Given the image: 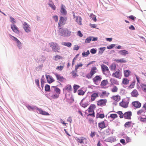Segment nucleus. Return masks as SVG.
I'll use <instances>...</instances> for the list:
<instances>
[{"mask_svg": "<svg viewBox=\"0 0 146 146\" xmlns=\"http://www.w3.org/2000/svg\"><path fill=\"white\" fill-rule=\"evenodd\" d=\"M10 19H11V22L13 24H15L16 23V21L15 19H14L12 17H10Z\"/></svg>", "mask_w": 146, "mask_h": 146, "instance_id": "obj_52", "label": "nucleus"}, {"mask_svg": "<svg viewBox=\"0 0 146 146\" xmlns=\"http://www.w3.org/2000/svg\"><path fill=\"white\" fill-rule=\"evenodd\" d=\"M36 109L39 112V113L42 115H49L48 113L47 112L43 111L40 109H39L37 108Z\"/></svg>", "mask_w": 146, "mask_h": 146, "instance_id": "obj_24", "label": "nucleus"}, {"mask_svg": "<svg viewBox=\"0 0 146 146\" xmlns=\"http://www.w3.org/2000/svg\"><path fill=\"white\" fill-rule=\"evenodd\" d=\"M115 46V44H111L110 45H109L107 46V48L108 49H110L113 48Z\"/></svg>", "mask_w": 146, "mask_h": 146, "instance_id": "obj_50", "label": "nucleus"}, {"mask_svg": "<svg viewBox=\"0 0 146 146\" xmlns=\"http://www.w3.org/2000/svg\"><path fill=\"white\" fill-rule=\"evenodd\" d=\"M46 78L48 82L49 83H51L54 81V79L49 75H46Z\"/></svg>", "mask_w": 146, "mask_h": 146, "instance_id": "obj_21", "label": "nucleus"}, {"mask_svg": "<svg viewBox=\"0 0 146 146\" xmlns=\"http://www.w3.org/2000/svg\"><path fill=\"white\" fill-rule=\"evenodd\" d=\"M53 18L55 22H57L58 21V17L56 15L53 16Z\"/></svg>", "mask_w": 146, "mask_h": 146, "instance_id": "obj_54", "label": "nucleus"}, {"mask_svg": "<svg viewBox=\"0 0 146 146\" xmlns=\"http://www.w3.org/2000/svg\"><path fill=\"white\" fill-rule=\"evenodd\" d=\"M116 141V138L115 137H110L106 139V141L108 142H112L115 141Z\"/></svg>", "mask_w": 146, "mask_h": 146, "instance_id": "obj_30", "label": "nucleus"}, {"mask_svg": "<svg viewBox=\"0 0 146 146\" xmlns=\"http://www.w3.org/2000/svg\"><path fill=\"white\" fill-rule=\"evenodd\" d=\"M131 94L132 97L135 98H137L139 95L136 89L133 90Z\"/></svg>", "mask_w": 146, "mask_h": 146, "instance_id": "obj_22", "label": "nucleus"}, {"mask_svg": "<svg viewBox=\"0 0 146 146\" xmlns=\"http://www.w3.org/2000/svg\"><path fill=\"white\" fill-rule=\"evenodd\" d=\"M90 52L92 54H95L96 52V50L94 48H92Z\"/></svg>", "mask_w": 146, "mask_h": 146, "instance_id": "obj_55", "label": "nucleus"}, {"mask_svg": "<svg viewBox=\"0 0 146 146\" xmlns=\"http://www.w3.org/2000/svg\"><path fill=\"white\" fill-rule=\"evenodd\" d=\"M35 82L37 86L39 87V80L38 79H36L35 80Z\"/></svg>", "mask_w": 146, "mask_h": 146, "instance_id": "obj_61", "label": "nucleus"}, {"mask_svg": "<svg viewBox=\"0 0 146 146\" xmlns=\"http://www.w3.org/2000/svg\"><path fill=\"white\" fill-rule=\"evenodd\" d=\"M112 76L116 78L120 79L121 77V73L120 70L118 69L115 72L113 73Z\"/></svg>", "mask_w": 146, "mask_h": 146, "instance_id": "obj_13", "label": "nucleus"}, {"mask_svg": "<svg viewBox=\"0 0 146 146\" xmlns=\"http://www.w3.org/2000/svg\"><path fill=\"white\" fill-rule=\"evenodd\" d=\"M129 101L123 99L122 102L119 103V106L124 108H126L128 106Z\"/></svg>", "mask_w": 146, "mask_h": 146, "instance_id": "obj_7", "label": "nucleus"}, {"mask_svg": "<svg viewBox=\"0 0 146 146\" xmlns=\"http://www.w3.org/2000/svg\"><path fill=\"white\" fill-rule=\"evenodd\" d=\"M116 67V65L115 64H112L111 65L110 69L111 70H115Z\"/></svg>", "mask_w": 146, "mask_h": 146, "instance_id": "obj_45", "label": "nucleus"}, {"mask_svg": "<svg viewBox=\"0 0 146 146\" xmlns=\"http://www.w3.org/2000/svg\"><path fill=\"white\" fill-rule=\"evenodd\" d=\"M80 87V86L77 85H74L73 86V88L74 89V92L75 93L76 92L77 90Z\"/></svg>", "mask_w": 146, "mask_h": 146, "instance_id": "obj_41", "label": "nucleus"}, {"mask_svg": "<svg viewBox=\"0 0 146 146\" xmlns=\"http://www.w3.org/2000/svg\"><path fill=\"white\" fill-rule=\"evenodd\" d=\"M107 102V100L106 99H100L96 101L97 106L101 107L105 106Z\"/></svg>", "mask_w": 146, "mask_h": 146, "instance_id": "obj_4", "label": "nucleus"}, {"mask_svg": "<svg viewBox=\"0 0 146 146\" xmlns=\"http://www.w3.org/2000/svg\"><path fill=\"white\" fill-rule=\"evenodd\" d=\"M140 86L142 90L144 92H146V85L144 84H142Z\"/></svg>", "mask_w": 146, "mask_h": 146, "instance_id": "obj_37", "label": "nucleus"}, {"mask_svg": "<svg viewBox=\"0 0 146 146\" xmlns=\"http://www.w3.org/2000/svg\"><path fill=\"white\" fill-rule=\"evenodd\" d=\"M102 78L100 76L97 75L93 78L92 80L94 83L96 85H98L100 83Z\"/></svg>", "mask_w": 146, "mask_h": 146, "instance_id": "obj_6", "label": "nucleus"}, {"mask_svg": "<svg viewBox=\"0 0 146 146\" xmlns=\"http://www.w3.org/2000/svg\"><path fill=\"white\" fill-rule=\"evenodd\" d=\"M118 90L117 87L115 86H113V87L111 89V91L112 92H117Z\"/></svg>", "mask_w": 146, "mask_h": 146, "instance_id": "obj_39", "label": "nucleus"}, {"mask_svg": "<svg viewBox=\"0 0 146 146\" xmlns=\"http://www.w3.org/2000/svg\"><path fill=\"white\" fill-rule=\"evenodd\" d=\"M110 93L106 91H102L101 93L99 94V96L101 98L108 97L110 95Z\"/></svg>", "mask_w": 146, "mask_h": 146, "instance_id": "obj_9", "label": "nucleus"}, {"mask_svg": "<svg viewBox=\"0 0 146 146\" xmlns=\"http://www.w3.org/2000/svg\"><path fill=\"white\" fill-rule=\"evenodd\" d=\"M55 75L57 78V80H58L60 82H62L64 80V78L62 76L58 74H55Z\"/></svg>", "mask_w": 146, "mask_h": 146, "instance_id": "obj_27", "label": "nucleus"}, {"mask_svg": "<svg viewBox=\"0 0 146 146\" xmlns=\"http://www.w3.org/2000/svg\"><path fill=\"white\" fill-rule=\"evenodd\" d=\"M132 104L133 106L136 108H140L141 106V104L138 101H133L132 102Z\"/></svg>", "mask_w": 146, "mask_h": 146, "instance_id": "obj_15", "label": "nucleus"}, {"mask_svg": "<svg viewBox=\"0 0 146 146\" xmlns=\"http://www.w3.org/2000/svg\"><path fill=\"white\" fill-rule=\"evenodd\" d=\"M63 66H58L56 68V69L58 70L61 71L63 69Z\"/></svg>", "mask_w": 146, "mask_h": 146, "instance_id": "obj_51", "label": "nucleus"}, {"mask_svg": "<svg viewBox=\"0 0 146 146\" xmlns=\"http://www.w3.org/2000/svg\"><path fill=\"white\" fill-rule=\"evenodd\" d=\"M92 40L91 37H90L87 38L85 40V42L86 43H89Z\"/></svg>", "mask_w": 146, "mask_h": 146, "instance_id": "obj_48", "label": "nucleus"}, {"mask_svg": "<svg viewBox=\"0 0 146 146\" xmlns=\"http://www.w3.org/2000/svg\"><path fill=\"white\" fill-rule=\"evenodd\" d=\"M49 45L52 47V50L54 52H60V47L57 43L51 42L50 43Z\"/></svg>", "mask_w": 146, "mask_h": 146, "instance_id": "obj_3", "label": "nucleus"}, {"mask_svg": "<svg viewBox=\"0 0 146 146\" xmlns=\"http://www.w3.org/2000/svg\"><path fill=\"white\" fill-rule=\"evenodd\" d=\"M45 90L46 91L48 92L50 90V86L47 84L45 85Z\"/></svg>", "mask_w": 146, "mask_h": 146, "instance_id": "obj_47", "label": "nucleus"}, {"mask_svg": "<svg viewBox=\"0 0 146 146\" xmlns=\"http://www.w3.org/2000/svg\"><path fill=\"white\" fill-rule=\"evenodd\" d=\"M116 61L117 62H126V61L125 60H123V59H120V60H117Z\"/></svg>", "mask_w": 146, "mask_h": 146, "instance_id": "obj_53", "label": "nucleus"}, {"mask_svg": "<svg viewBox=\"0 0 146 146\" xmlns=\"http://www.w3.org/2000/svg\"><path fill=\"white\" fill-rule=\"evenodd\" d=\"M143 109L146 112V103H145L143 105Z\"/></svg>", "mask_w": 146, "mask_h": 146, "instance_id": "obj_64", "label": "nucleus"}, {"mask_svg": "<svg viewBox=\"0 0 146 146\" xmlns=\"http://www.w3.org/2000/svg\"><path fill=\"white\" fill-rule=\"evenodd\" d=\"M110 117L111 118L113 119H114L115 118H116L117 117V115L116 113H113L111 114L110 116Z\"/></svg>", "mask_w": 146, "mask_h": 146, "instance_id": "obj_42", "label": "nucleus"}, {"mask_svg": "<svg viewBox=\"0 0 146 146\" xmlns=\"http://www.w3.org/2000/svg\"><path fill=\"white\" fill-rule=\"evenodd\" d=\"M27 108L29 110H33L35 108L33 107H32L30 106H27Z\"/></svg>", "mask_w": 146, "mask_h": 146, "instance_id": "obj_62", "label": "nucleus"}, {"mask_svg": "<svg viewBox=\"0 0 146 146\" xmlns=\"http://www.w3.org/2000/svg\"><path fill=\"white\" fill-rule=\"evenodd\" d=\"M77 35L80 37H82L83 36V35L80 31H78Z\"/></svg>", "mask_w": 146, "mask_h": 146, "instance_id": "obj_56", "label": "nucleus"}, {"mask_svg": "<svg viewBox=\"0 0 146 146\" xmlns=\"http://www.w3.org/2000/svg\"><path fill=\"white\" fill-rule=\"evenodd\" d=\"M144 110L142 109H140L137 112V114L138 115L140 116L143 115V113H144Z\"/></svg>", "mask_w": 146, "mask_h": 146, "instance_id": "obj_38", "label": "nucleus"}, {"mask_svg": "<svg viewBox=\"0 0 146 146\" xmlns=\"http://www.w3.org/2000/svg\"><path fill=\"white\" fill-rule=\"evenodd\" d=\"M108 83V81L107 80H103L101 83L100 85L102 86H104L107 85Z\"/></svg>", "mask_w": 146, "mask_h": 146, "instance_id": "obj_35", "label": "nucleus"}, {"mask_svg": "<svg viewBox=\"0 0 146 146\" xmlns=\"http://www.w3.org/2000/svg\"><path fill=\"white\" fill-rule=\"evenodd\" d=\"M11 28L13 32L16 33H19V31L18 28L15 24H12L11 25Z\"/></svg>", "mask_w": 146, "mask_h": 146, "instance_id": "obj_16", "label": "nucleus"}, {"mask_svg": "<svg viewBox=\"0 0 146 146\" xmlns=\"http://www.w3.org/2000/svg\"><path fill=\"white\" fill-rule=\"evenodd\" d=\"M65 89L68 92H69L72 90V88L71 85L68 84L65 87Z\"/></svg>", "mask_w": 146, "mask_h": 146, "instance_id": "obj_36", "label": "nucleus"}, {"mask_svg": "<svg viewBox=\"0 0 146 146\" xmlns=\"http://www.w3.org/2000/svg\"><path fill=\"white\" fill-rule=\"evenodd\" d=\"M106 48L105 47L100 48L99 49V54H102L105 50Z\"/></svg>", "mask_w": 146, "mask_h": 146, "instance_id": "obj_44", "label": "nucleus"}, {"mask_svg": "<svg viewBox=\"0 0 146 146\" xmlns=\"http://www.w3.org/2000/svg\"><path fill=\"white\" fill-rule=\"evenodd\" d=\"M96 70L97 68L96 67H93L92 68L90 73L85 75V77L88 79L91 78L94 74L96 73Z\"/></svg>", "mask_w": 146, "mask_h": 146, "instance_id": "obj_2", "label": "nucleus"}, {"mask_svg": "<svg viewBox=\"0 0 146 146\" xmlns=\"http://www.w3.org/2000/svg\"><path fill=\"white\" fill-rule=\"evenodd\" d=\"M131 72L129 70H123V74L125 77H128L131 74Z\"/></svg>", "mask_w": 146, "mask_h": 146, "instance_id": "obj_23", "label": "nucleus"}, {"mask_svg": "<svg viewBox=\"0 0 146 146\" xmlns=\"http://www.w3.org/2000/svg\"><path fill=\"white\" fill-rule=\"evenodd\" d=\"M110 131L111 130L108 128L105 130V132L107 134H109L110 133Z\"/></svg>", "mask_w": 146, "mask_h": 146, "instance_id": "obj_63", "label": "nucleus"}, {"mask_svg": "<svg viewBox=\"0 0 146 146\" xmlns=\"http://www.w3.org/2000/svg\"><path fill=\"white\" fill-rule=\"evenodd\" d=\"M99 97V93L98 92L93 93L90 96V101L91 102L95 100L96 99Z\"/></svg>", "mask_w": 146, "mask_h": 146, "instance_id": "obj_11", "label": "nucleus"}, {"mask_svg": "<svg viewBox=\"0 0 146 146\" xmlns=\"http://www.w3.org/2000/svg\"><path fill=\"white\" fill-rule=\"evenodd\" d=\"M110 82L112 85H119V83L114 78H111L110 79Z\"/></svg>", "mask_w": 146, "mask_h": 146, "instance_id": "obj_31", "label": "nucleus"}, {"mask_svg": "<svg viewBox=\"0 0 146 146\" xmlns=\"http://www.w3.org/2000/svg\"><path fill=\"white\" fill-rule=\"evenodd\" d=\"M105 117L104 115V114H101L99 115L98 117L100 118H103Z\"/></svg>", "mask_w": 146, "mask_h": 146, "instance_id": "obj_59", "label": "nucleus"}, {"mask_svg": "<svg viewBox=\"0 0 146 146\" xmlns=\"http://www.w3.org/2000/svg\"><path fill=\"white\" fill-rule=\"evenodd\" d=\"M85 139V138L81 137H80V138H77L76 140L77 142L80 143H84L83 141Z\"/></svg>", "mask_w": 146, "mask_h": 146, "instance_id": "obj_34", "label": "nucleus"}, {"mask_svg": "<svg viewBox=\"0 0 146 146\" xmlns=\"http://www.w3.org/2000/svg\"><path fill=\"white\" fill-rule=\"evenodd\" d=\"M122 83L124 85H127L129 82V80L126 78H123V79Z\"/></svg>", "mask_w": 146, "mask_h": 146, "instance_id": "obj_33", "label": "nucleus"}, {"mask_svg": "<svg viewBox=\"0 0 146 146\" xmlns=\"http://www.w3.org/2000/svg\"><path fill=\"white\" fill-rule=\"evenodd\" d=\"M134 124V123H133L131 121H129L126 122L124 124V126L125 127L128 128L129 127H133Z\"/></svg>", "mask_w": 146, "mask_h": 146, "instance_id": "obj_26", "label": "nucleus"}, {"mask_svg": "<svg viewBox=\"0 0 146 146\" xmlns=\"http://www.w3.org/2000/svg\"><path fill=\"white\" fill-rule=\"evenodd\" d=\"M52 91L56 93V94L50 95V97L52 99H56L59 97V95L60 93V89L56 86H52L51 87Z\"/></svg>", "mask_w": 146, "mask_h": 146, "instance_id": "obj_1", "label": "nucleus"}, {"mask_svg": "<svg viewBox=\"0 0 146 146\" xmlns=\"http://www.w3.org/2000/svg\"><path fill=\"white\" fill-rule=\"evenodd\" d=\"M23 27L25 31L27 33L31 31V28L30 25L27 23L24 22L23 24Z\"/></svg>", "mask_w": 146, "mask_h": 146, "instance_id": "obj_10", "label": "nucleus"}, {"mask_svg": "<svg viewBox=\"0 0 146 146\" xmlns=\"http://www.w3.org/2000/svg\"><path fill=\"white\" fill-rule=\"evenodd\" d=\"M117 113L119 115V117L120 118H122L124 117V114L122 112L120 111H118Z\"/></svg>", "mask_w": 146, "mask_h": 146, "instance_id": "obj_46", "label": "nucleus"}, {"mask_svg": "<svg viewBox=\"0 0 146 146\" xmlns=\"http://www.w3.org/2000/svg\"><path fill=\"white\" fill-rule=\"evenodd\" d=\"M63 45L67 46L68 47H70L72 46V44L70 42H63L62 43Z\"/></svg>", "mask_w": 146, "mask_h": 146, "instance_id": "obj_40", "label": "nucleus"}, {"mask_svg": "<svg viewBox=\"0 0 146 146\" xmlns=\"http://www.w3.org/2000/svg\"><path fill=\"white\" fill-rule=\"evenodd\" d=\"M85 99V98H84L81 101L80 103L81 106L84 108L88 106L89 104L88 102H84V100Z\"/></svg>", "mask_w": 146, "mask_h": 146, "instance_id": "obj_28", "label": "nucleus"}, {"mask_svg": "<svg viewBox=\"0 0 146 146\" xmlns=\"http://www.w3.org/2000/svg\"><path fill=\"white\" fill-rule=\"evenodd\" d=\"M111 98L113 100L114 102H118L120 100L121 97L119 95H117L115 96H113L111 97Z\"/></svg>", "mask_w": 146, "mask_h": 146, "instance_id": "obj_20", "label": "nucleus"}, {"mask_svg": "<svg viewBox=\"0 0 146 146\" xmlns=\"http://www.w3.org/2000/svg\"><path fill=\"white\" fill-rule=\"evenodd\" d=\"M62 57L60 56H58V55H56L55 56V60H57L58 59H60V58H61Z\"/></svg>", "mask_w": 146, "mask_h": 146, "instance_id": "obj_57", "label": "nucleus"}, {"mask_svg": "<svg viewBox=\"0 0 146 146\" xmlns=\"http://www.w3.org/2000/svg\"><path fill=\"white\" fill-rule=\"evenodd\" d=\"M60 35L61 36H68L71 35V32L68 29H66L60 32Z\"/></svg>", "mask_w": 146, "mask_h": 146, "instance_id": "obj_8", "label": "nucleus"}, {"mask_svg": "<svg viewBox=\"0 0 146 146\" xmlns=\"http://www.w3.org/2000/svg\"><path fill=\"white\" fill-rule=\"evenodd\" d=\"M96 106L94 104H92L90 105L88 110V112L89 113L94 112V109L96 108Z\"/></svg>", "mask_w": 146, "mask_h": 146, "instance_id": "obj_25", "label": "nucleus"}, {"mask_svg": "<svg viewBox=\"0 0 146 146\" xmlns=\"http://www.w3.org/2000/svg\"><path fill=\"white\" fill-rule=\"evenodd\" d=\"M85 92L82 90H78V94L79 95H83Z\"/></svg>", "mask_w": 146, "mask_h": 146, "instance_id": "obj_43", "label": "nucleus"}, {"mask_svg": "<svg viewBox=\"0 0 146 146\" xmlns=\"http://www.w3.org/2000/svg\"><path fill=\"white\" fill-rule=\"evenodd\" d=\"M132 115V113L131 111H127L124 114V117L125 119H131V116Z\"/></svg>", "mask_w": 146, "mask_h": 146, "instance_id": "obj_17", "label": "nucleus"}, {"mask_svg": "<svg viewBox=\"0 0 146 146\" xmlns=\"http://www.w3.org/2000/svg\"><path fill=\"white\" fill-rule=\"evenodd\" d=\"M67 20V18H64L62 17H61L60 18V19L58 23V27H61L62 25H64L65 24L64 22L65 21Z\"/></svg>", "mask_w": 146, "mask_h": 146, "instance_id": "obj_12", "label": "nucleus"}, {"mask_svg": "<svg viewBox=\"0 0 146 146\" xmlns=\"http://www.w3.org/2000/svg\"><path fill=\"white\" fill-rule=\"evenodd\" d=\"M98 125L99 127L100 128H101L102 129H104L106 127V126L105 125V122L104 121L98 123Z\"/></svg>", "mask_w": 146, "mask_h": 146, "instance_id": "obj_29", "label": "nucleus"}, {"mask_svg": "<svg viewBox=\"0 0 146 146\" xmlns=\"http://www.w3.org/2000/svg\"><path fill=\"white\" fill-rule=\"evenodd\" d=\"M138 119L140 121L146 123V115L144 113L142 115L139 116Z\"/></svg>", "mask_w": 146, "mask_h": 146, "instance_id": "obj_19", "label": "nucleus"}, {"mask_svg": "<svg viewBox=\"0 0 146 146\" xmlns=\"http://www.w3.org/2000/svg\"><path fill=\"white\" fill-rule=\"evenodd\" d=\"M9 36L11 39L16 42L18 48L19 49L21 48H22V43L17 38L9 34Z\"/></svg>", "mask_w": 146, "mask_h": 146, "instance_id": "obj_5", "label": "nucleus"}, {"mask_svg": "<svg viewBox=\"0 0 146 146\" xmlns=\"http://www.w3.org/2000/svg\"><path fill=\"white\" fill-rule=\"evenodd\" d=\"M134 85V83H132L129 86V87L130 88H133Z\"/></svg>", "mask_w": 146, "mask_h": 146, "instance_id": "obj_58", "label": "nucleus"}, {"mask_svg": "<svg viewBox=\"0 0 146 146\" xmlns=\"http://www.w3.org/2000/svg\"><path fill=\"white\" fill-rule=\"evenodd\" d=\"M121 54L123 55H125L128 54V52L125 50H122L121 51Z\"/></svg>", "mask_w": 146, "mask_h": 146, "instance_id": "obj_49", "label": "nucleus"}, {"mask_svg": "<svg viewBox=\"0 0 146 146\" xmlns=\"http://www.w3.org/2000/svg\"><path fill=\"white\" fill-rule=\"evenodd\" d=\"M101 67L102 71L103 73L106 75L108 73L109 71V70L108 67L106 65L102 64L101 65Z\"/></svg>", "mask_w": 146, "mask_h": 146, "instance_id": "obj_14", "label": "nucleus"}, {"mask_svg": "<svg viewBox=\"0 0 146 146\" xmlns=\"http://www.w3.org/2000/svg\"><path fill=\"white\" fill-rule=\"evenodd\" d=\"M95 135V133L94 132H92L90 134V137L92 138Z\"/></svg>", "mask_w": 146, "mask_h": 146, "instance_id": "obj_60", "label": "nucleus"}, {"mask_svg": "<svg viewBox=\"0 0 146 146\" xmlns=\"http://www.w3.org/2000/svg\"><path fill=\"white\" fill-rule=\"evenodd\" d=\"M76 22L80 25H82L81 23L82 19L81 17L76 16Z\"/></svg>", "mask_w": 146, "mask_h": 146, "instance_id": "obj_32", "label": "nucleus"}, {"mask_svg": "<svg viewBox=\"0 0 146 146\" xmlns=\"http://www.w3.org/2000/svg\"><path fill=\"white\" fill-rule=\"evenodd\" d=\"M65 7L63 5H61L60 11L61 14L64 16H65L67 14V11L65 9Z\"/></svg>", "mask_w": 146, "mask_h": 146, "instance_id": "obj_18", "label": "nucleus"}]
</instances>
